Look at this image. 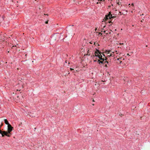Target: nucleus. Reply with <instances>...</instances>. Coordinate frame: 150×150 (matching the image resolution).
I'll list each match as a JSON object with an SVG mask.
<instances>
[{
    "instance_id": "nucleus-1",
    "label": "nucleus",
    "mask_w": 150,
    "mask_h": 150,
    "mask_svg": "<svg viewBox=\"0 0 150 150\" xmlns=\"http://www.w3.org/2000/svg\"><path fill=\"white\" fill-rule=\"evenodd\" d=\"M13 128V127L11 126L10 124L8 125V131H3L2 137H3L5 135L8 137H10L11 135V132Z\"/></svg>"
},
{
    "instance_id": "nucleus-2",
    "label": "nucleus",
    "mask_w": 150,
    "mask_h": 150,
    "mask_svg": "<svg viewBox=\"0 0 150 150\" xmlns=\"http://www.w3.org/2000/svg\"><path fill=\"white\" fill-rule=\"evenodd\" d=\"M114 16L112 17V15L111 14L106 16L105 21L106 25H108L109 27L112 25V23L110 21V19L112 18H114Z\"/></svg>"
},
{
    "instance_id": "nucleus-3",
    "label": "nucleus",
    "mask_w": 150,
    "mask_h": 150,
    "mask_svg": "<svg viewBox=\"0 0 150 150\" xmlns=\"http://www.w3.org/2000/svg\"><path fill=\"white\" fill-rule=\"evenodd\" d=\"M96 51L95 52V55L96 57H97L99 58V59L100 60L103 59L102 57L103 56L101 54L103 55V56L104 57L105 55L103 54H101L100 52L98 49H96Z\"/></svg>"
},
{
    "instance_id": "nucleus-4",
    "label": "nucleus",
    "mask_w": 150,
    "mask_h": 150,
    "mask_svg": "<svg viewBox=\"0 0 150 150\" xmlns=\"http://www.w3.org/2000/svg\"><path fill=\"white\" fill-rule=\"evenodd\" d=\"M103 59H102V61H100V60H98L97 61V62L99 64H100L101 63L102 64H105L107 63V64H108V62L106 61V59L104 58V57L103 58Z\"/></svg>"
},
{
    "instance_id": "nucleus-5",
    "label": "nucleus",
    "mask_w": 150,
    "mask_h": 150,
    "mask_svg": "<svg viewBox=\"0 0 150 150\" xmlns=\"http://www.w3.org/2000/svg\"><path fill=\"white\" fill-rule=\"evenodd\" d=\"M114 52H112L109 55H108V57H114Z\"/></svg>"
},
{
    "instance_id": "nucleus-6",
    "label": "nucleus",
    "mask_w": 150,
    "mask_h": 150,
    "mask_svg": "<svg viewBox=\"0 0 150 150\" xmlns=\"http://www.w3.org/2000/svg\"><path fill=\"white\" fill-rule=\"evenodd\" d=\"M4 122L7 125H8H8L10 124L9 123V122H8V120H7L6 119H5L4 120Z\"/></svg>"
},
{
    "instance_id": "nucleus-7",
    "label": "nucleus",
    "mask_w": 150,
    "mask_h": 150,
    "mask_svg": "<svg viewBox=\"0 0 150 150\" xmlns=\"http://www.w3.org/2000/svg\"><path fill=\"white\" fill-rule=\"evenodd\" d=\"M111 51L110 50L108 51H107L106 52L107 54H110Z\"/></svg>"
},
{
    "instance_id": "nucleus-8",
    "label": "nucleus",
    "mask_w": 150,
    "mask_h": 150,
    "mask_svg": "<svg viewBox=\"0 0 150 150\" xmlns=\"http://www.w3.org/2000/svg\"><path fill=\"white\" fill-rule=\"evenodd\" d=\"M3 133V131H2L0 130V134H1V135L2 136V134Z\"/></svg>"
},
{
    "instance_id": "nucleus-9",
    "label": "nucleus",
    "mask_w": 150,
    "mask_h": 150,
    "mask_svg": "<svg viewBox=\"0 0 150 150\" xmlns=\"http://www.w3.org/2000/svg\"><path fill=\"white\" fill-rule=\"evenodd\" d=\"M70 69L71 70V71L73 70L74 69H72L71 68H70Z\"/></svg>"
},
{
    "instance_id": "nucleus-10",
    "label": "nucleus",
    "mask_w": 150,
    "mask_h": 150,
    "mask_svg": "<svg viewBox=\"0 0 150 150\" xmlns=\"http://www.w3.org/2000/svg\"><path fill=\"white\" fill-rule=\"evenodd\" d=\"M120 59V58H118L117 59V60L118 61H119Z\"/></svg>"
},
{
    "instance_id": "nucleus-11",
    "label": "nucleus",
    "mask_w": 150,
    "mask_h": 150,
    "mask_svg": "<svg viewBox=\"0 0 150 150\" xmlns=\"http://www.w3.org/2000/svg\"><path fill=\"white\" fill-rule=\"evenodd\" d=\"M105 66L106 67H107V64H105Z\"/></svg>"
},
{
    "instance_id": "nucleus-12",
    "label": "nucleus",
    "mask_w": 150,
    "mask_h": 150,
    "mask_svg": "<svg viewBox=\"0 0 150 150\" xmlns=\"http://www.w3.org/2000/svg\"><path fill=\"white\" fill-rule=\"evenodd\" d=\"M45 23H46L47 24L48 23V22L47 21H46Z\"/></svg>"
},
{
    "instance_id": "nucleus-13",
    "label": "nucleus",
    "mask_w": 150,
    "mask_h": 150,
    "mask_svg": "<svg viewBox=\"0 0 150 150\" xmlns=\"http://www.w3.org/2000/svg\"><path fill=\"white\" fill-rule=\"evenodd\" d=\"M98 1H103V0H98Z\"/></svg>"
},
{
    "instance_id": "nucleus-14",
    "label": "nucleus",
    "mask_w": 150,
    "mask_h": 150,
    "mask_svg": "<svg viewBox=\"0 0 150 150\" xmlns=\"http://www.w3.org/2000/svg\"><path fill=\"white\" fill-rule=\"evenodd\" d=\"M131 5H132V6H133L134 5V4H133V3H132V4Z\"/></svg>"
},
{
    "instance_id": "nucleus-15",
    "label": "nucleus",
    "mask_w": 150,
    "mask_h": 150,
    "mask_svg": "<svg viewBox=\"0 0 150 150\" xmlns=\"http://www.w3.org/2000/svg\"><path fill=\"white\" fill-rule=\"evenodd\" d=\"M77 71V70H74V72H76Z\"/></svg>"
},
{
    "instance_id": "nucleus-16",
    "label": "nucleus",
    "mask_w": 150,
    "mask_h": 150,
    "mask_svg": "<svg viewBox=\"0 0 150 150\" xmlns=\"http://www.w3.org/2000/svg\"><path fill=\"white\" fill-rule=\"evenodd\" d=\"M96 61H97V60H94V62H96Z\"/></svg>"
},
{
    "instance_id": "nucleus-17",
    "label": "nucleus",
    "mask_w": 150,
    "mask_h": 150,
    "mask_svg": "<svg viewBox=\"0 0 150 150\" xmlns=\"http://www.w3.org/2000/svg\"><path fill=\"white\" fill-rule=\"evenodd\" d=\"M121 62H122V61H120V63H121Z\"/></svg>"
},
{
    "instance_id": "nucleus-18",
    "label": "nucleus",
    "mask_w": 150,
    "mask_h": 150,
    "mask_svg": "<svg viewBox=\"0 0 150 150\" xmlns=\"http://www.w3.org/2000/svg\"><path fill=\"white\" fill-rule=\"evenodd\" d=\"M105 27V26H103V28H104Z\"/></svg>"
},
{
    "instance_id": "nucleus-19",
    "label": "nucleus",
    "mask_w": 150,
    "mask_h": 150,
    "mask_svg": "<svg viewBox=\"0 0 150 150\" xmlns=\"http://www.w3.org/2000/svg\"><path fill=\"white\" fill-rule=\"evenodd\" d=\"M110 53V54H107V56L108 55H109Z\"/></svg>"
},
{
    "instance_id": "nucleus-20",
    "label": "nucleus",
    "mask_w": 150,
    "mask_h": 150,
    "mask_svg": "<svg viewBox=\"0 0 150 150\" xmlns=\"http://www.w3.org/2000/svg\"><path fill=\"white\" fill-rule=\"evenodd\" d=\"M103 0V1H105V0Z\"/></svg>"
}]
</instances>
